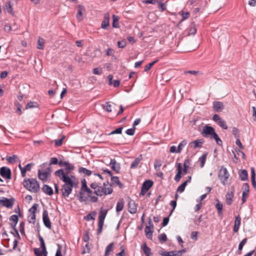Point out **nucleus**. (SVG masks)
Returning a JSON list of instances; mask_svg holds the SVG:
<instances>
[{
  "mask_svg": "<svg viewBox=\"0 0 256 256\" xmlns=\"http://www.w3.org/2000/svg\"><path fill=\"white\" fill-rule=\"evenodd\" d=\"M86 192L88 194V196L86 197H88V199H89V201L91 202H96L98 200V198L96 196H94V192L91 190L90 188L88 187L85 188L84 190V192ZM86 197V196H84Z\"/></svg>",
  "mask_w": 256,
  "mask_h": 256,
  "instance_id": "9b49d317",
  "label": "nucleus"
},
{
  "mask_svg": "<svg viewBox=\"0 0 256 256\" xmlns=\"http://www.w3.org/2000/svg\"><path fill=\"white\" fill-rule=\"evenodd\" d=\"M42 190L44 193L48 196H52L54 194L52 188L48 184H44Z\"/></svg>",
  "mask_w": 256,
  "mask_h": 256,
  "instance_id": "412c9836",
  "label": "nucleus"
},
{
  "mask_svg": "<svg viewBox=\"0 0 256 256\" xmlns=\"http://www.w3.org/2000/svg\"><path fill=\"white\" fill-rule=\"evenodd\" d=\"M142 248L146 256H151L152 255L151 249L147 246L146 242L144 244Z\"/></svg>",
  "mask_w": 256,
  "mask_h": 256,
  "instance_id": "a878e982",
  "label": "nucleus"
},
{
  "mask_svg": "<svg viewBox=\"0 0 256 256\" xmlns=\"http://www.w3.org/2000/svg\"><path fill=\"white\" fill-rule=\"evenodd\" d=\"M34 253L36 255V256H42V254H44L42 250V251H40L39 250V248H34Z\"/></svg>",
  "mask_w": 256,
  "mask_h": 256,
  "instance_id": "69168bd1",
  "label": "nucleus"
},
{
  "mask_svg": "<svg viewBox=\"0 0 256 256\" xmlns=\"http://www.w3.org/2000/svg\"><path fill=\"white\" fill-rule=\"evenodd\" d=\"M86 192L88 194V196L86 197H88V199H89V201L91 202H96L98 200V198L96 196H94V192L91 190L90 188L88 187L85 188L84 190V192ZM86 197V196H84Z\"/></svg>",
  "mask_w": 256,
  "mask_h": 256,
  "instance_id": "f8f14e48",
  "label": "nucleus"
},
{
  "mask_svg": "<svg viewBox=\"0 0 256 256\" xmlns=\"http://www.w3.org/2000/svg\"><path fill=\"white\" fill-rule=\"evenodd\" d=\"M102 73V68H94L93 70V74L96 75H100Z\"/></svg>",
  "mask_w": 256,
  "mask_h": 256,
  "instance_id": "338daca9",
  "label": "nucleus"
},
{
  "mask_svg": "<svg viewBox=\"0 0 256 256\" xmlns=\"http://www.w3.org/2000/svg\"><path fill=\"white\" fill-rule=\"evenodd\" d=\"M142 160V155L140 154L138 157L136 158L134 161L131 163L130 168L131 169H134L138 167L140 162Z\"/></svg>",
  "mask_w": 256,
  "mask_h": 256,
  "instance_id": "aec40b11",
  "label": "nucleus"
},
{
  "mask_svg": "<svg viewBox=\"0 0 256 256\" xmlns=\"http://www.w3.org/2000/svg\"><path fill=\"white\" fill-rule=\"evenodd\" d=\"M208 153L204 154L201 157L199 158V161L200 162V167L203 168L206 162Z\"/></svg>",
  "mask_w": 256,
  "mask_h": 256,
  "instance_id": "c9c22d12",
  "label": "nucleus"
},
{
  "mask_svg": "<svg viewBox=\"0 0 256 256\" xmlns=\"http://www.w3.org/2000/svg\"><path fill=\"white\" fill-rule=\"evenodd\" d=\"M128 211L132 214H134L137 212V204L134 200H130L128 202Z\"/></svg>",
  "mask_w": 256,
  "mask_h": 256,
  "instance_id": "2eb2a0df",
  "label": "nucleus"
},
{
  "mask_svg": "<svg viewBox=\"0 0 256 256\" xmlns=\"http://www.w3.org/2000/svg\"><path fill=\"white\" fill-rule=\"evenodd\" d=\"M218 202L216 205V208L218 210V214L219 216H221L222 214V204L216 200Z\"/></svg>",
  "mask_w": 256,
  "mask_h": 256,
  "instance_id": "473e14b6",
  "label": "nucleus"
},
{
  "mask_svg": "<svg viewBox=\"0 0 256 256\" xmlns=\"http://www.w3.org/2000/svg\"><path fill=\"white\" fill-rule=\"evenodd\" d=\"M14 105L16 107V112L18 113L19 115H20L22 114V111L21 110V104H19L18 102H14Z\"/></svg>",
  "mask_w": 256,
  "mask_h": 256,
  "instance_id": "603ef678",
  "label": "nucleus"
},
{
  "mask_svg": "<svg viewBox=\"0 0 256 256\" xmlns=\"http://www.w3.org/2000/svg\"><path fill=\"white\" fill-rule=\"evenodd\" d=\"M107 214V210L104 209L102 208H100L98 214V228L97 231V234L98 235L100 234L102 232L104 219Z\"/></svg>",
  "mask_w": 256,
  "mask_h": 256,
  "instance_id": "7ed1b4c3",
  "label": "nucleus"
},
{
  "mask_svg": "<svg viewBox=\"0 0 256 256\" xmlns=\"http://www.w3.org/2000/svg\"><path fill=\"white\" fill-rule=\"evenodd\" d=\"M212 138H214L218 146H222V142L220 140V138H219L218 134H216L214 136L212 137Z\"/></svg>",
  "mask_w": 256,
  "mask_h": 256,
  "instance_id": "864d4df0",
  "label": "nucleus"
},
{
  "mask_svg": "<svg viewBox=\"0 0 256 256\" xmlns=\"http://www.w3.org/2000/svg\"><path fill=\"white\" fill-rule=\"evenodd\" d=\"M119 17L118 16H116L115 14H113L112 16V26L113 28H118L120 27L119 24Z\"/></svg>",
  "mask_w": 256,
  "mask_h": 256,
  "instance_id": "c756f323",
  "label": "nucleus"
},
{
  "mask_svg": "<svg viewBox=\"0 0 256 256\" xmlns=\"http://www.w3.org/2000/svg\"><path fill=\"white\" fill-rule=\"evenodd\" d=\"M103 108L106 112H112V106L110 102H106L103 106Z\"/></svg>",
  "mask_w": 256,
  "mask_h": 256,
  "instance_id": "3c124183",
  "label": "nucleus"
},
{
  "mask_svg": "<svg viewBox=\"0 0 256 256\" xmlns=\"http://www.w3.org/2000/svg\"><path fill=\"white\" fill-rule=\"evenodd\" d=\"M110 25V16L108 13L105 14L104 15V19L102 22L101 28L104 30L108 28Z\"/></svg>",
  "mask_w": 256,
  "mask_h": 256,
  "instance_id": "6ab92c4d",
  "label": "nucleus"
},
{
  "mask_svg": "<svg viewBox=\"0 0 256 256\" xmlns=\"http://www.w3.org/2000/svg\"><path fill=\"white\" fill-rule=\"evenodd\" d=\"M50 176L49 173L46 172L44 170H38V178L40 180L43 182H45L47 181L48 178Z\"/></svg>",
  "mask_w": 256,
  "mask_h": 256,
  "instance_id": "4468645a",
  "label": "nucleus"
},
{
  "mask_svg": "<svg viewBox=\"0 0 256 256\" xmlns=\"http://www.w3.org/2000/svg\"><path fill=\"white\" fill-rule=\"evenodd\" d=\"M158 60H154L150 64H146L145 67H144V71L145 72H148V71L150 68H151L156 62H158Z\"/></svg>",
  "mask_w": 256,
  "mask_h": 256,
  "instance_id": "09e8293b",
  "label": "nucleus"
},
{
  "mask_svg": "<svg viewBox=\"0 0 256 256\" xmlns=\"http://www.w3.org/2000/svg\"><path fill=\"white\" fill-rule=\"evenodd\" d=\"M44 40L42 38H40L37 44V48L40 50L44 49Z\"/></svg>",
  "mask_w": 256,
  "mask_h": 256,
  "instance_id": "79ce46f5",
  "label": "nucleus"
},
{
  "mask_svg": "<svg viewBox=\"0 0 256 256\" xmlns=\"http://www.w3.org/2000/svg\"><path fill=\"white\" fill-rule=\"evenodd\" d=\"M16 200L14 198H8L5 197L0 198V205L8 208H12Z\"/></svg>",
  "mask_w": 256,
  "mask_h": 256,
  "instance_id": "423d86ee",
  "label": "nucleus"
},
{
  "mask_svg": "<svg viewBox=\"0 0 256 256\" xmlns=\"http://www.w3.org/2000/svg\"><path fill=\"white\" fill-rule=\"evenodd\" d=\"M124 200L122 198L120 200L117 204H116V212H120V211H122L124 208Z\"/></svg>",
  "mask_w": 256,
  "mask_h": 256,
  "instance_id": "c85d7f7f",
  "label": "nucleus"
},
{
  "mask_svg": "<svg viewBox=\"0 0 256 256\" xmlns=\"http://www.w3.org/2000/svg\"><path fill=\"white\" fill-rule=\"evenodd\" d=\"M232 134L236 138H240V130H239L236 127H234L232 128Z\"/></svg>",
  "mask_w": 256,
  "mask_h": 256,
  "instance_id": "a19ab883",
  "label": "nucleus"
},
{
  "mask_svg": "<svg viewBox=\"0 0 256 256\" xmlns=\"http://www.w3.org/2000/svg\"><path fill=\"white\" fill-rule=\"evenodd\" d=\"M82 182V186L80 190V192H79V196H78V200L80 202H86L88 200V197H85L84 196V190L88 188L87 184H86V180L84 178L81 181Z\"/></svg>",
  "mask_w": 256,
  "mask_h": 256,
  "instance_id": "1a4fd4ad",
  "label": "nucleus"
},
{
  "mask_svg": "<svg viewBox=\"0 0 256 256\" xmlns=\"http://www.w3.org/2000/svg\"><path fill=\"white\" fill-rule=\"evenodd\" d=\"M187 144V141L186 140H182L178 144V151L180 152H181L183 148L186 146Z\"/></svg>",
  "mask_w": 256,
  "mask_h": 256,
  "instance_id": "58836bf2",
  "label": "nucleus"
},
{
  "mask_svg": "<svg viewBox=\"0 0 256 256\" xmlns=\"http://www.w3.org/2000/svg\"><path fill=\"white\" fill-rule=\"evenodd\" d=\"M38 239L40 242V247L42 250L44 256H47L48 252L46 251L45 242L44 238L40 234L38 235Z\"/></svg>",
  "mask_w": 256,
  "mask_h": 256,
  "instance_id": "4be33fe9",
  "label": "nucleus"
},
{
  "mask_svg": "<svg viewBox=\"0 0 256 256\" xmlns=\"http://www.w3.org/2000/svg\"><path fill=\"white\" fill-rule=\"evenodd\" d=\"M158 4V7L160 10L161 12H163L166 10V6L161 1H158L156 3Z\"/></svg>",
  "mask_w": 256,
  "mask_h": 256,
  "instance_id": "5fc2aeb1",
  "label": "nucleus"
},
{
  "mask_svg": "<svg viewBox=\"0 0 256 256\" xmlns=\"http://www.w3.org/2000/svg\"><path fill=\"white\" fill-rule=\"evenodd\" d=\"M85 12L84 6L82 5L79 4L78 6V14H76V18L79 19L80 16L83 14V12Z\"/></svg>",
  "mask_w": 256,
  "mask_h": 256,
  "instance_id": "2f4dec72",
  "label": "nucleus"
},
{
  "mask_svg": "<svg viewBox=\"0 0 256 256\" xmlns=\"http://www.w3.org/2000/svg\"><path fill=\"white\" fill-rule=\"evenodd\" d=\"M229 176L230 174L226 168L224 166H222L218 172V177L223 185L225 186L227 184Z\"/></svg>",
  "mask_w": 256,
  "mask_h": 256,
  "instance_id": "20e7f679",
  "label": "nucleus"
},
{
  "mask_svg": "<svg viewBox=\"0 0 256 256\" xmlns=\"http://www.w3.org/2000/svg\"><path fill=\"white\" fill-rule=\"evenodd\" d=\"M158 239L161 243L166 242L168 240L167 236L164 233L160 234L158 236Z\"/></svg>",
  "mask_w": 256,
  "mask_h": 256,
  "instance_id": "4d7b16f0",
  "label": "nucleus"
},
{
  "mask_svg": "<svg viewBox=\"0 0 256 256\" xmlns=\"http://www.w3.org/2000/svg\"><path fill=\"white\" fill-rule=\"evenodd\" d=\"M65 138V136H63L60 139L55 140H54V144L56 146L58 147L62 145V142L64 140Z\"/></svg>",
  "mask_w": 256,
  "mask_h": 256,
  "instance_id": "49530a36",
  "label": "nucleus"
},
{
  "mask_svg": "<svg viewBox=\"0 0 256 256\" xmlns=\"http://www.w3.org/2000/svg\"><path fill=\"white\" fill-rule=\"evenodd\" d=\"M201 134L204 138L210 137V138H212L214 136L216 133L213 127L206 125L203 128Z\"/></svg>",
  "mask_w": 256,
  "mask_h": 256,
  "instance_id": "0eeeda50",
  "label": "nucleus"
},
{
  "mask_svg": "<svg viewBox=\"0 0 256 256\" xmlns=\"http://www.w3.org/2000/svg\"><path fill=\"white\" fill-rule=\"evenodd\" d=\"M213 108L217 112H222L224 108V106L221 102H214L213 104Z\"/></svg>",
  "mask_w": 256,
  "mask_h": 256,
  "instance_id": "a211bd4d",
  "label": "nucleus"
},
{
  "mask_svg": "<svg viewBox=\"0 0 256 256\" xmlns=\"http://www.w3.org/2000/svg\"><path fill=\"white\" fill-rule=\"evenodd\" d=\"M161 166H162L161 161L159 160H156L154 164V168L155 170L156 171H158L160 170Z\"/></svg>",
  "mask_w": 256,
  "mask_h": 256,
  "instance_id": "c03bdc74",
  "label": "nucleus"
},
{
  "mask_svg": "<svg viewBox=\"0 0 256 256\" xmlns=\"http://www.w3.org/2000/svg\"><path fill=\"white\" fill-rule=\"evenodd\" d=\"M112 189L111 188H103L101 186L94 192L96 196H102L104 195L110 194L112 192Z\"/></svg>",
  "mask_w": 256,
  "mask_h": 256,
  "instance_id": "39448f33",
  "label": "nucleus"
},
{
  "mask_svg": "<svg viewBox=\"0 0 256 256\" xmlns=\"http://www.w3.org/2000/svg\"><path fill=\"white\" fill-rule=\"evenodd\" d=\"M83 240L85 242H88L90 240L89 231L86 230L84 232V235L82 238Z\"/></svg>",
  "mask_w": 256,
  "mask_h": 256,
  "instance_id": "052dcab7",
  "label": "nucleus"
},
{
  "mask_svg": "<svg viewBox=\"0 0 256 256\" xmlns=\"http://www.w3.org/2000/svg\"><path fill=\"white\" fill-rule=\"evenodd\" d=\"M240 178L242 180L245 181L248 180V172L246 170H241L238 172Z\"/></svg>",
  "mask_w": 256,
  "mask_h": 256,
  "instance_id": "5701e85b",
  "label": "nucleus"
},
{
  "mask_svg": "<svg viewBox=\"0 0 256 256\" xmlns=\"http://www.w3.org/2000/svg\"><path fill=\"white\" fill-rule=\"evenodd\" d=\"M65 166L66 167L64 170H66V172L64 173L67 174L68 175L69 174L70 170H73L74 169V166L72 164H70L68 162H66V164Z\"/></svg>",
  "mask_w": 256,
  "mask_h": 256,
  "instance_id": "72a5a7b5",
  "label": "nucleus"
},
{
  "mask_svg": "<svg viewBox=\"0 0 256 256\" xmlns=\"http://www.w3.org/2000/svg\"><path fill=\"white\" fill-rule=\"evenodd\" d=\"M6 8L8 12L14 15V12L12 6L11 5L10 2V1H8L6 2Z\"/></svg>",
  "mask_w": 256,
  "mask_h": 256,
  "instance_id": "e433bc0d",
  "label": "nucleus"
},
{
  "mask_svg": "<svg viewBox=\"0 0 256 256\" xmlns=\"http://www.w3.org/2000/svg\"><path fill=\"white\" fill-rule=\"evenodd\" d=\"M151 229H153V225H152V228L150 226H146L144 229V232L146 237L148 239H152L153 230Z\"/></svg>",
  "mask_w": 256,
  "mask_h": 256,
  "instance_id": "b1692460",
  "label": "nucleus"
},
{
  "mask_svg": "<svg viewBox=\"0 0 256 256\" xmlns=\"http://www.w3.org/2000/svg\"><path fill=\"white\" fill-rule=\"evenodd\" d=\"M78 172L80 174H83L86 176H90L92 174V171L86 169L85 168L80 167L78 169Z\"/></svg>",
  "mask_w": 256,
  "mask_h": 256,
  "instance_id": "7c9ffc66",
  "label": "nucleus"
},
{
  "mask_svg": "<svg viewBox=\"0 0 256 256\" xmlns=\"http://www.w3.org/2000/svg\"><path fill=\"white\" fill-rule=\"evenodd\" d=\"M22 184L24 188L30 192L37 193L40 190V184L36 178H26Z\"/></svg>",
  "mask_w": 256,
  "mask_h": 256,
  "instance_id": "f03ea898",
  "label": "nucleus"
},
{
  "mask_svg": "<svg viewBox=\"0 0 256 256\" xmlns=\"http://www.w3.org/2000/svg\"><path fill=\"white\" fill-rule=\"evenodd\" d=\"M247 241L248 239L246 238H245L240 242L238 247V250L241 251L242 250L244 246L247 242Z\"/></svg>",
  "mask_w": 256,
  "mask_h": 256,
  "instance_id": "6e6d98bb",
  "label": "nucleus"
},
{
  "mask_svg": "<svg viewBox=\"0 0 256 256\" xmlns=\"http://www.w3.org/2000/svg\"><path fill=\"white\" fill-rule=\"evenodd\" d=\"M218 125L224 130L228 129V126L226 125L225 121L223 120H221L218 122Z\"/></svg>",
  "mask_w": 256,
  "mask_h": 256,
  "instance_id": "bf43d9fd",
  "label": "nucleus"
},
{
  "mask_svg": "<svg viewBox=\"0 0 256 256\" xmlns=\"http://www.w3.org/2000/svg\"><path fill=\"white\" fill-rule=\"evenodd\" d=\"M109 165L111 166L112 169L116 173H118L120 168V164L116 162L115 159H111Z\"/></svg>",
  "mask_w": 256,
  "mask_h": 256,
  "instance_id": "f3484780",
  "label": "nucleus"
},
{
  "mask_svg": "<svg viewBox=\"0 0 256 256\" xmlns=\"http://www.w3.org/2000/svg\"><path fill=\"white\" fill-rule=\"evenodd\" d=\"M0 175L6 180H10L12 178V172L10 169L6 166L0 168Z\"/></svg>",
  "mask_w": 256,
  "mask_h": 256,
  "instance_id": "9d476101",
  "label": "nucleus"
},
{
  "mask_svg": "<svg viewBox=\"0 0 256 256\" xmlns=\"http://www.w3.org/2000/svg\"><path fill=\"white\" fill-rule=\"evenodd\" d=\"M242 193L249 194L250 186L248 183H244L242 185Z\"/></svg>",
  "mask_w": 256,
  "mask_h": 256,
  "instance_id": "ea45409f",
  "label": "nucleus"
},
{
  "mask_svg": "<svg viewBox=\"0 0 256 256\" xmlns=\"http://www.w3.org/2000/svg\"><path fill=\"white\" fill-rule=\"evenodd\" d=\"M182 20L184 21V20L188 19L190 17V14L189 12H182Z\"/></svg>",
  "mask_w": 256,
  "mask_h": 256,
  "instance_id": "e2e57ef3",
  "label": "nucleus"
},
{
  "mask_svg": "<svg viewBox=\"0 0 256 256\" xmlns=\"http://www.w3.org/2000/svg\"><path fill=\"white\" fill-rule=\"evenodd\" d=\"M42 220L45 226L49 229H50L52 228V224L48 217V212L46 210H43Z\"/></svg>",
  "mask_w": 256,
  "mask_h": 256,
  "instance_id": "ddd939ff",
  "label": "nucleus"
},
{
  "mask_svg": "<svg viewBox=\"0 0 256 256\" xmlns=\"http://www.w3.org/2000/svg\"><path fill=\"white\" fill-rule=\"evenodd\" d=\"M10 220L12 222V223H18V215L14 214L10 216Z\"/></svg>",
  "mask_w": 256,
  "mask_h": 256,
  "instance_id": "13d9d810",
  "label": "nucleus"
},
{
  "mask_svg": "<svg viewBox=\"0 0 256 256\" xmlns=\"http://www.w3.org/2000/svg\"><path fill=\"white\" fill-rule=\"evenodd\" d=\"M231 192H228L226 196V202L228 205H230L232 203V198L234 196V186L231 187Z\"/></svg>",
  "mask_w": 256,
  "mask_h": 256,
  "instance_id": "dca6fc26",
  "label": "nucleus"
},
{
  "mask_svg": "<svg viewBox=\"0 0 256 256\" xmlns=\"http://www.w3.org/2000/svg\"><path fill=\"white\" fill-rule=\"evenodd\" d=\"M29 222L32 223L33 224H34L36 222V214H30V215L29 216Z\"/></svg>",
  "mask_w": 256,
  "mask_h": 256,
  "instance_id": "680f3d73",
  "label": "nucleus"
},
{
  "mask_svg": "<svg viewBox=\"0 0 256 256\" xmlns=\"http://www.w3.org/2000/svg\"><path fill=\"white\" fill-rule=\"evenodd\" d=\"M114 246V244L113 242H111L108 244L106 247L104 256H108L110 254V253L113 252Z\"/></svg>",
  "mask_w": 256,
  "mask_h": 256,
  "instance_id": "bb28decb",
  "label": "nucleus"
},
{
  "mask_svg": "<svg viewBox=\"0 0 256 256\" xmlns=\"http://www.w3.org/2000/svg\"><path fill=\"white\" fill-rule=\"evenodd\" d=\"M38 104L37 102H30L28 103V104L26 106V108H38Z\"/></svg>",
  "mask_w": 256,
  "mask_h": 256,
  "instance_id": "4c0bfd02",
  "label": "nucleus"
},
{
  "mask_svg": "<svg viewBox=\"0 0 256 256\" xmlns=\"http://www.w3.org/2000/svg\"><path fill=\"white\" fill-rule=\"evenodd\" d=\"M204 143V140L203 139H198L194 142H192L191 144H194L193 148H200L202 147V144Z\"/></svg>",
  "mask_w": 256,
  "mask_h": 256,
  "instance_id": "393cba45",
  "label": "nucleus"
},
{
  "mask_svg": "<svg viewBox=\"0 0 256 256\" xmlns=\"http://www.w3.org/2000/svg\"><path fill=\"white\" fill-rule=\"evenodd\" d=\"M111 181L112 184H116L120 188H122L123 186V184H122V182L120 181L119 178L116 176H111Z\"/></svg>",
  "mask_w": 256,
  "mask_h": 256,
  "instance_id": "cd10ccee",
  "label": "nucleus"
},
{
  "mask_svg": "<svg viewBox=\"0 0 256 256\" xmlns=\"http://www.w3.org/2000/svg\"><path fill=\"white\" fill-rule=\"evenodd\" d=\"M173 253V250L170 252L164 251L160 252V254L162 256H172V254Z\"/></svg>",
  "mask_w": 256,
  "mask_h": 256,
  "instance_id": "774afa93",
  "label": "nucleus"
},
{
  "mask_svg": "<svg viewBox=\"0 0 256 256\" xmlns=\"http://www.w3.org/2000/svg\"><path fill=\"white\" fill-rule=\"evenodd\" d=\"M153 184L154 182L152 180H146L142 184L140 196H144Z\"/></svg>",
  "mask_w": 256,
  "mask_h": 256,
  "instance_id": "6e6552de",
  "label": "nucleus"
},
{
  "mask_svg": "<svg viewBox=\"0 0 256 256\" xmlns=\"http://www.w3.org/2000/svg\"><path fill=\"white\" fill-rule=\"evenodd\" d=\"M96 211H93L91 213L87 214L84 217V219L88 221L90 220H94L95 219L94 216H96Z\"/></svg>",
  "mask_w": 256,
  "mask_h": 256,
  "instance_id": "f704fd0d",
  "label": "nucleus"
},
{
  "mask_svg": "<svg viewBox=\"0 0 256 256\" xmlns=\"http://www.w3.org/2000/svg\"><path fill=\"white\" fill-rule=\"evenodd\" d=\"M186 185V182H184L178 188L176 191L180 192H182L184 190Z\"/></svg>",
  "mask_w": 256,
  "mask_h": 256,
  "instance_id": "8fccbe9b",
  "label": "nucleus"
},
{
  "mask_svg": "<svg viewBox=\"0 0 256 256\" xmlns=\"http://www.w3.org/2000/svg\"><path fill=\"white\" fill-rule=\"evenodd\" d=\"M18 158V156L16 155H13L12 156H8L6 158V160L10 164H14L16 162V160Z\"/></svg>",
  "mask_w": 256,
  "mask_h": 256,
  "instance_id": "de8ad7c7",
  "label": "nucleus"
},
{
  "mask_svg": "<svg viewBox=\"0 0 256 256\" xmlns=\"http://www.w3.org/2000/svg\"><path fill=\"white\" fill-rule=\"evenodd\" d=\"M135 130H136V128L132 127V128L128 129L126 130V132L128 135L132 136L134 135V132H135Z\"/></svg>",
  "mask_w": 256,
  "mask_h": 256,
  "instance_id": "0e129e2a",
  "label": "nucleus"
},
{
  "mask_svg": "<svg viewBox=\"0 0 256 256\" xmlns=\"http://www.w3.org/2000/svg\"><path fill=\"white\" fill-rule=\"evenodd\" d=\"M122 129H123L122 127H119V128H116V130H112V132H111L108 134V135L110 136V135H112V134H121L122 133Z\"/></svg>",
  "mask_w": 256,
  "mask_h": 256,
  "instance_id": "37998d69",
  "label": "nucleus"
},
{
  "mask_svg": "<svg viewBox=\"0 0 256 256\" xmlns=\"http://www.w3.org/2000/svg\"><path fill=\"white\" fill-rule=\"evenodd\" d=\"M54 174L64 182L61 188L62 196L64 198H68L72 192V184L70 180H68L67 174L64 173L63 169H60L55 172Z\"/></svg>",
  "mask_w": 256,
  "mask_h": 256,
  "instance_id": "f257e3e1",
  "label": "nucleus"
},
{
  "mask_svg": "<svg viewBox=\"0 0 256 256\" xmlns=\"http://www.w3.org/2000/svg\"><path fill=\"white\" fill-rule=\"evenodd\" d=\"M38 204H34L32 207L29 209L28 212L30 214H36Z\"/></svg>",
  "mask_w": 256,
  "mask_h": 256,
  "instance_id": "a18cd8bd",
  "label": "nucleus"
}]
</instances>
